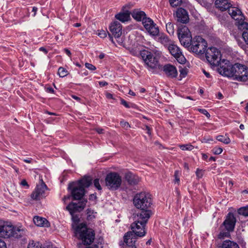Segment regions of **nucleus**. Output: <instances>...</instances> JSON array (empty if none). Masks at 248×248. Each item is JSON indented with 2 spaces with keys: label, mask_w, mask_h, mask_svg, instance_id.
<instances>
[{
  "label": "nucleus",
  "mask_w": 248,
  "mask_h": 248,
  "mask_svg": "<svg viewBox=\"0 0 248 248\" xmlns=\"http://www.w3.org/2000/svg\"><path fill=\"white\" fill-rule=\"evenodd\" d=\"M93 179L90 176H84L77 181L70 183L68 189L70 190L71 196L74 200H80L78 203L70 202L66 207L70 214L73 215L77 212L82 211L86 206L87 199L83 198L85 194V188L92 184Z\"/></svg>",
  "instance_id": "nucleus-1"
},
{
  "label": "nucleus",
  "mask_w": 248,
  "mask_h": 248,
  "mask_svg": "<svg viewBox=\"0 0 248 248\" xmlns=\"http://www.w3.org/2000/svg\"><path fill=\"white\" fill-rule=\"evenodd\" d=\"M224 65L218 68V72L222 76L232 78L239 82H246L248 79V67L238 63L231 64L229 61L223 60Z\"/></svg>",
  "instance_id": "nucleus-2"
},
{
  "label": "nucleus",
  "mask_w": 248,
  "mask_h": 248,
  "mask_svg": "<svg viewBox=\"0 0 248 248\" xmlns=\"http://www.w3.org/2000/svg\"><path fill=\"white\" fill-rule=\"evenodd\" d=\"M133 204L136 208L140 209L135 214H141L146 220L150 218L152 212L149 208L152 204V200L149 193L141 192L136 194L133 198Z\"/></svg>",
  "instance_id": "nucleus-3"
},
{
  "label": "nucleus",
  "mask_w": 248,
  "mask_h": 248,
  "mask_svg": "<svg viewBox=\"0 0 248 248\" xmlns=\"http://www.w3.org/2000/svg\"><path fill=\"white\" fill-rule=\"evenodd\" d=\"M133 18L138 21H142V24L146 31L152 36L158 35V27L150 17H147L143 11H134L132 13Z\"/></svg>",
  "instance_id": "nucleus-4"
},
{
  "label": "nucleus",
  "mask_w": 248,
  "mask_h": 248,
  "mask_svg": "<svg viewBox=\"0 0 248 248\" xmlns=\"http://www.w3.org/2000/svg\"><path fill=\"white\" fill-rule=\"evenodd\" d=\"M236 223V218L232 212H229L219 227L220 232L218 235V238L222 239L224 237H230V233L234 231Z\"/></svg>",
  "instance_id": "nucleus-5"
},
{
  "label": "nucleus",
  "mask_w": 248,
  "mask_h": 248,
  "mask_svg": "<svg viewBox=\"0 0 248 248\" xmlns=\"http://www.w3.org/2000/svg\"><path fill=\"white\" fill-rule=\"evenodd\" d=\"M77 234H79L78 238L82 240L84 245H90L94 241L95 233L92 229L88 228L85 223L79 224L75 230Z\"/></svg>",
  "instance_id": "nucleus-6"
},
{
  "label": "nucleus",
  "mask_w": 248,
  "mask_h": 248,
  "mask_svg": "<svg viewBox=\"0 0 248 248\" xmlns=\"http://www.w3.org/2000/svg\"><path fill=\"white\" fill-rule=\"evenodd\" d=\"M144 216L142 215L141 214L139 215L133 214L134 222L131 224L130 228L132 230L131 232L138 237H143L146 234L145 227L148 219H146Z\"/></svg>",
  "instance_id": "nucleus-7"
},
{
  "label": "nucleus",
  "mask_w": 248,
  "mask_h": 248,
  "mask_svg": "<svg viewBox=\"0 0 248 248\" xmlns=\"http://www.w3.org/2000/svg\"><path fill=\"white\" fill-rule=\"evenodd\" d=\"M205 57L207 61L211 65L214 66L222 65L220 62L221 54L220 51L215 47H211L207 48L205 52Z\"/></svg>",
  "instance_id": "nucleus-8"
},
{
  "label": "nucleus",
  "mask_w": 248,
  "mask_h": 248,
  "mask_svg": "<svg viewBox=\"0 0 248 248\" xmlns=\"http://www.w3.org/2000/svg\"><path fill=\"white\" fill-rule=\"evenodd\" d=\"M106 185L111 190L117 189L122 183V178L120 175L116 172L108 173L105 178Z\"/></svg>",
  "instance_id": "nucleus-9"
},
{
  "label": "nucleus",
  "mask_w": 248,
  "mask_h": 248,
  "mask_svg": "<svg viewBox=\"0 0 248 248\" xmlns=\"http://www.w3.org/2000/svg\"><path fill=\"white\" fill-rule=\"evenodd\" d=\"M207 43L201 36H196L193 39V43L190 47V50L197 54H202L207 49Z\"/></svg>",
  "instance_id": "nucleus-10"
},
{
  "label": "nucleus",
  "mask_w": 248,
  "mask_h": 248,
  "mask_svg": "<svg viewBox=\"0 0 248 248\" xmlns=\"http://www.w3.org/2000/svg\"><path fill=\"white\" fill-rule=\"evenodd\" d=\"M140 54L147 65L152 68L159 67L158 59L152 52L148 50L143 49L140 51Z\"/></svg>",
  "instance_id": "nucleus-11"
},
{
  "label": "nucleus",
  "mask_w": 248,
  "mask_h": 248,
  "mask_svg": "<svg viewBox=\"0 0 248 248\" xmlns=\"http://www.w3.org/2000/svg\"><path fill=\"white\" fill-rule=\"evenodd\" d=\"M109 29L111 33L108 31V36L111 41L114 43L113 39L112 36L115 38H119L122 35V26L117 21H115L112 22L109 26Z\"/></svg>",
  "instance_id": "nucleus-12"
},
{
  "label": "nucleus",
  "mask_w": 248,
  "mask_h": 248,
  "mask_svg": "<svg viewBox=\"0 0 248 248\" xmlns=\"http://www.w3.org/2000/svg\"><path fill=\"white\" fill-rule=\"evenodd\" d=\"M47 189V186L42 180L41 184L37 185L34 191L31 193V198L34 200H40L45 197V191Z\"/></svg>",
  "instance_id": "nucleus-13"
},
{
  "label": "nucleus",
  "mask_w": 248,
  "mask_h": 248,
  "mask_svg": "<svg viewBox=\"0 0 248 248\" xmlns=\"http://www.w3.org/2000/svg\"><path fill=\"white\" fill-rule=\"evenodd\" d=\"M174 15H175L177 21L178 22L186 24L189 22V18L188 12L183 8H178Z\"/></svg>",
  "instance_id": "nucleus-14"
},
{
  "label": "nucleus",
  "mask_w": 248,
  "mask_h": 248,
  "mask_svg": "<svg viewBox=\"0 0 248 248\" xmlns=\"http://www.w3.org/2000/svg\"><path fill=\"white\" fill-rule=\"evenodd\" d=\"M163 70L167 77L169 78H176L178 75L176 67L170 64L165 65L163 67Z\"/></svg>",
  "instance_id": "nucleus-15"
},
{
  "label": "nucleus",
  "mask_w": 248,
  "mask_h": 248,
  "mask_svg": "<svg viewBox=\"0 0 248 248\" xmlns=\"http://www.w3.org/2000/svg\"><path fill=\"white\" fill-rule=\"evenodd\" d=\"M124 177L125 180L130 185H136L140 180L138 176L130 171L125 174Z\"/></svg>",
  "instance_id": "nucleus-16"
},
{
  "label": "nucleus",
  "mask_w": 248,
  "mask_h": 248,
  "mask_svg": "<svg viewBox=\"0 0 248 248\" xmlns=\"http://www.w3.org/2000/svg\"><path fill=\"white\" fill-rule=\"evenodd\" d=\"M229 0H216L215 4L217 7L220 9L222 11H225L228 9L232 6L230 3H229Z\"/></svg>",
  "instance_id": "nucleus-17"
},
{
  "label": "nucleus",
  "mask_w": 248,
  "mask_h": 248,
  "mask_svg": "<svg viewBox=\"0 0 248 248\" xmlns=\"http://www.w3.org/2000/svg\"><path fill=\"white\" fill-rule=\"evenodd\" d=\"M178 38L181 44L186 47L190 46L193 43L191 36H186L183 34L179 35Z\"/></svg>",
  "instance_id": "nucleus-18"
},
{
  "label": "nucleus",
  "mask_w": 248,
  "mask_h": 248,
  "mask_svg": "<svg viewBox=\"0 0 248 248\" xmlns=\"http://www.w3.org/2000/svg\"><path fill=\"white\" fill-rule=\"evenodd\" d=\"M34 223L37 226L47 227L49 225V222L45 218L39 216H35L33 218Z\"/></svg>",
  "instance_id": "nucleus-19"
},
{
  "label": "nucleus",
  "mask_w": 248,
  "mask_h": 248,
  "mask_svg": "<svg viewBox=\"0 0 248 248\" xmlns=\"http://www.w3.org/2000/svg\"><path fill=\"white\" fill-rule=\"evenodd\" d=\"M15 227L12 225H6L5 232L0 231V237L4 238H9L13 237Z\"/></svg>",
  "instance_id": "nucleus-20"
},
{
  "label": "nucleus",
  "mask_w": 248,
  "mask_h": 248,
  "mask_svg": "<svg viewBox=\"0 0 248 248\" xmlns=\"http://www.w3.org/2000/svg\"><path fill=\"white\" fill-rule=\"evenodd\" d=\"M218 248H240L238 244L233 241L227 240L218 247Z\"/></svg>",
  "instance_id": "nucleus-21"
},
{
  "label": "nucleus",
  "mask_w": 248,
  "mask_h": 248,
  "mask_svg": "<svg viewBox=\"0 0 248 248\" xmlns=\"http://www.w3.org/2000/svg\"><path fill=\"white\" fill-rule=\"evenodd\" d=\"M229 12L231 16L235 20L238 19V18H235L237 16H241V20H244L245 19V16L242 11L237 8H235V9H232L231 10H229Z\"/></svg>",
  "instance_id": "nucleus-22"
},
{
  "label": "nucleus",
  "mask_w": 248,
  "mask_h": 248,
  "mask_svg": "<svg viewBox=\"0 0 248 248\" xmlns=\"http://www.w3.org/2000/svg\"><path fill=\"white\" fill-rule=\"evenodd\" d=\"M115 17L119 21L124 22L130 19V14L128 11L125 12H120L116 14Z\"/></svg>",
  "instance_id": "nucleus-23"
},
{
  "label": "nucleus",
  "mask_w": 248,
  "mask_h": 248,
  "mask_svg": "<svg viewBox=\"0 0 248 248\" xmlns=\"http://www.w3.org/2000/svg\"><path fill=\"white\" fill-rule=\"evenodd\" d=\"M168 49L171 54L174 57H178V56L181 54V51H180V48L175 45H169Z\"/></svg>",
  "instance_id": "nucleus-24"
},
{
  "label": "nucleus",
  "mask_w": 248,
  "mask_h": 248,
  "mask_svg": "<svg viewBox=\"0 0 248 248\" xmlns=\"http://www.w3.org/2000/svg\"><path fill=\"white\" fill-rule=\"evenodd\" d=\"M25 235V230L15 227L13 237L20 238H22Z\"/></svg>",
  "instance_id": "nucleus-25"
},
{
  "label": "nucleus",
  "mask_w": 248,
  "mask_h": 248,
  "mask_svg": "<svg viewBox=\"0 0 248 248\" xmlns=\"http://www.w3.org/2000/svg\"><path fill=\"white\" fill-rule=\"evenodd\" d=\"M185 35L186 36H191L190 32L188 28L186 26H183L178 30V36L180 35Z\"/></svg>",
  "instance_id": "nucleus-26"
},
{
  "label": "nucleus",
  "mask_w": 248,
  "mask_h": 248,
  "mask_svg": "<svg viewBox=\"0 0 248 248\" xmlns=\"http://www.w3.org/2000/svg\"><path fill=\"white\" fill-rule=\"evenodd\" d=\"M158 40L159 42H161V44H162L164 46H169V45H170V40H169L168 37L164 34H162L160 35V36L158 38Z\"/></svg>",
  "instance_id": "nucleus-27"
},
{
  "label": "nucleus",
  "mask_w": 248,
  "mask_h": 248,
  "mask_svg": "<svg viewBox=\"0 0 248 248\" xmlns=\"http://www.w3.org/2000/svg\"><path fill=\"white\" fill-rule=\"evenodd\" d=\"M238 214L244 217H248V205L239 208L237 210Z\"/></svg>",
  "instance_id": "nucleus-28"
},
{
  "label": "nucleus",
  "mask_w": 248,
  "mask_h": 248,
  "mask_svg": "<svg viewBox=\"0 0 248 248\" xmlns=\"http://www.w3.org/2000/svg\"><path fill=\"white\" fill-rule=\"evenodd\" d=\"M216 139L220 142L228 144L230 143L231 140L228 137H226L223 135H218L216 137Z\"/></svg>",
  "instance_id": "nucleus-29"
},
{
  "label": "nucleus",
  "mask_w": 248,
  "mask_h": 248,
  "mask_svg": "<svg viewBox=\"0 0 248 248\" xmlns=\"http://www.w3.org/2000/svg\"><path fill=\"white\" fill-rule=\"evenodd\" d=\"M42 245L39 242H34V241L30 242L28 248H42Z\"/></svg>",
  "instance_id": "nucleus-30"
},
{
  "label": "nucleus",
  "mask_w": 248,
  "mask_h": 248,
  "mask_svg": "<svg viewBox=\"0 0 248 248\" xmlns=\"http://www.w3.org/2000/svg\"><path fill=\"white\" fill-rule=\"evenodd\" d=\"M167 32L170 34L173 35L174 32V25L171 22H168L166 25Z\"/></svg>",
  "instance_id": "nucleus-31"
},
{
  "label": "nucleus",
  "mask_w": 248,
  "mask_h": 248,
  "mask_svg": "<svg viewBox=\"0 0 248 248\" xmlns=\"http://www.w3.org/2000/svg\"><path fill=\"white\" fill-rule=\"evenodd\" d=\"M179 72L180 73V77L181 78L180 80H181L182 78L186 77L188 73V69L186 67H182L180 66L179 67Z\"/></svg>",
  "instance_id": "nucleus-32"
},
{
  "label": "nucleus",
  "mask_w": 248,
  "mask_h": 248,
  "mask_svg": "<svg viewBox=\"0 0 248 248\" xmlns=\"http://www.w3.org/2000/svg\"><path fill=\"white\" fill-rule=\"evenodd\" d=\"M171 7H176L180 6L182 3V0H169Z\"/></svg>",
  "instance_id": "nucleus-33"
},
{
  "label": "nucleus",
  "mask_w": 248,
  "mask_h": 248,
  "mask_svg": "<svg viewBox=\"0 0 248 248\" xmlns=\"http://www.w3.org/2000/svg\"><path fill=\"white\" fill-rule=\"evenodd\" d=\"M58 74L60 77H64L67 75V71L63 67H60L58 71Z\"/></svg>",
  "instance_id": "nucleus-34"
},
{
  "label": "nucleus",
  "mask_w": 248,
  "mask_h": 248,
  "mask_svg": "<svg viewBox=\"0 0 248 248\" xmlns=\"http://www.w3.org/2000/svg\"><path fill=\"white\" fill-rule=\"evenodd\" d=\"M179 147L182 150L191 151L194 148V147L191 144L180 145Z\"/></svg>",
  "instance_id": "nucleus-35"
},
{
  "label": "nucleus",
  "mask_w": 248,
  "mask_h": 248,
  "mask_svg": "<svg viewBox=\"0 0 248 248\" xmlns=\"http://www.w3.org/2000/svg\"><path fill=\"white\" fill-rule=\"evenodd\" d=\"M175 58L177 59V61L180 63H184L186 61V58L184 57V56L182 55V53L180 55L178 56V57Z\"/></svg>",
  "instance_id": "nucleus-36"
},
{
  "label": "nucleus",
  "mask_w": 248,
  "mask_h": 248,
  "mask_svg": "<svg viewBox=\"0 0 248 248\" xmlns=\"http://www.w3.org/2000/svg\"><path fill=\"white\" fill-rule=\"evenodd\" d=\"M94 186L98 190H101L102 187L99 184V179L98 178L95 179L93 181Z\"/></svg>",
  "instance_id": "nucleus-37"
},
{
  "label": "nucleus",
  "mask_w": 248,
  "mask_h": 248,
  "mask_svg": "<svg viewBox=\"0 0 248 248\" xmlns=\"http://www.w3.org/2000/svg\"><path fill=\"white\" fill-rule=\"evenodd\" d=\"M239 28L241 30L245 29L246 31H248V23L243 21L241 24H239Z\"/></svg>",
  "instance_id": "nucleus-38"
},
{
  "label": "nucleus",
  "mask_w": 248,
  "mask_h": 248,
  "mask_svg": "<svg viewBox=\"0 0 248 248\" xmlns=\"http://www.w3.org/2000/svg\"><path fill=\"white\" fill-rule=\"evenodd\" d=\"M222 151H223V149L221 147H216L214 148L213 149V153L215 155H219L222 152Z\"/></svg>",
  "instance_id": "nucleus-39"
},
{
  "label": "nucleus",
  "mask_w": 248,
  "mask_h": 248,
  "mask_svg": "<svg viewBox=\"0 0 248 248\" xmlns=\"http://www.w3.org/2000/svg\"><path fill=\"white\" fill-rule=\"evenodd\" d=\"M242 37L246 43L248 45V30L244 31L242 34Z\"/></svg>",
  "instance_id": "nucleus-40"
},
{
  "label": "nucleus",
  "mask_w": 248,
  "mask_h": 248,
  "mask_svg": "<svg viewBox=\"0 0 248 248\" xmlns=\"http://www.w3.org/2000/svg\"><path fill=\"white\" fill-rule=\"evenodd\" d=\"M85 65L87 68L90 70L93 71L96 69V67L91 63L86 62L85 63Z\"/></svg>",
  "instance_id": "nucleus-41"
},
{
  "label": "nucleus",
  "mask_w": 248,
  "mask_h": 248,
  "mask_svg": "<svg viewBox=\"0 0 248 248\" xmlns=\"http://www.w3.org/2000/svg\"><path fill=\"white\" fill-rule=\"evenodd\" d=\"M120 124L123 128H124L125 129H127L130 127L129 124L127 122L121 121Z\"/></svg>",
  "instance_id": "nucleus-42"
},
{
  "label": "nucleus",
  "mask_w": 248,
  "mask_h": 248,
  "mask_svg": "<svg viewBox=\"0 0 248 248\" xmlns=\"http://www.w3.org/2000/svg\"><path fill=\"white\" fill-rule=\"evenodd\" d=\"M196 176L199 178H201L202 177L203 174V171L202 170L197 169L196 171Z\"/></svg>",
  "instance_id": "nucleus-43"
},
{
  "label": "nucleus",
  "mask_w": 248,
  "mask_h": 248,
  "mask_svg": "<svg viewBox=\"0 0 248 248\" xmlns=\"http://www.w3.org/2000/svg\"><path fill=\"white\" fill-rule=\"evenodd\" d=\"M199 112L205 115L208 118H210V114L208 113V112L205 109H198Z\"/></svg>",
  "instance_id": "nucleus-44"
},
{
  "label": "nucleus",
  "mask_w": 248,
  "mask_h": 248,
  "mask_svg": "<svg viewBox=\"0 0 248 248\" xmlns=\"http://www.w3.org/2000/svg\"><path fill=\"white\" fill-rule=\"evenodd\" d=\"M121 104L124 105L126 108H130V106L128 102L123 98L121 99Z\"/></svg>",
  "instance_id": "nucleus-45"
},
{
  "label": "nucleus",
  "mask_w": 248,
  "mask_h": 248,
  "mask_svg": "<svg viewBox=\"0 0 248 248\" xmlns=\"http://www.w3.org/2000/svg\"><path fill=\"white\" fill-rule=\"evenodd\" d=\"M98 35L100 37L102 38H104L107 36L106 32V31H105L104 30L100 31L98 32Z\"/></svg>",
  "instance_id": "nucleus-46"
},
{
  "label": "nucleus",
  "mask_w": 248,
  "mask_h": 248,
  "mask_svg": "<svg viewBox=\"0 0 248 248\" xmlns=\"http://www.w3.org/2000/svg\"><path fill=\"white\" fill-rule=\"evenodd\" d=\"M97 199V196H96V193H94V194H92L91 195H90L89 196V200L90 201H95Z\"/></svg>",
  "instance_id": "nucleus-47"
},
{
  "label": "nucleus",
  "mask_w": 248,
  "mask_h": 248,
  "mask_svg": "<svg viewBox=\"0 0 248 248\" xmlns=\"http://www.w3.org/2000/svg\"><path fill=\"white\" fill-rule=\"evenodd\" d=\"M0 248H7L5 242L0 238Z\"/></svg>",
  "instance_id": "nucleus-48"
},
{
  "label": "nucleus",
  "mask_w": 248,
  "mask_h": 248,
  "mask_svg": "<svg viewBox=\"0 0 248 248\" xmlns=\"http://www.w3.org/2000/svg\"><path fill=\"white\" fill-rule=\"evenodd\" d=\"M20 185L24 186H27V188L29 187V186L25 179H23L22 180V181L20 183Z\"/></svg>",
  "instance_id": "nucleus-49"
},
{
  "label": "nucleus",
  "mask_w": 248,
  "mask_h": 248,
  "mask_svg": "<svg viewBox=\"0 0 248 248\" xmlns=\"http://www.w3.org/2000/svg\"><path fill=\"white\" fill-rule=\"evenodd\" d=\"M144 130H147V133L149 135H151V129L148 125H145V129Z\"/></svg>",
  "instance_id": "nucleus-50"
},
{
  "label": "nucleus",
  "mask_w": 248,
  "mask_h": 248,
  "mask_svg": "<svg viewBox=\"0 0 248 248\" xmlns=\"http://www.w3.org/2000/svg\"><path fill=\"white\" fill-rule=\"evenodd\" d=\"M63 51H64V52L69 57L71 56V53L70 52V51L68 49V48H64L63 49Z\"/></svg>",
  "instance_id": "nucleus-51"
},
{
  "label": "nucleus",
  "mask_w": 248,
  "mask_h": 248,
  "mask_svg": "<svg viewBox=\"0 0 248 248\" xmlns=\"http://www.w3.org/2000/svg\"><path fill=\"white\" fill-rule=\"evenodd\" d=\"M95 131L98 133V134H102L104 133V130L102 128H96Z\"/></svg>",
  "instance_id": "nucleus-52"
},
{
  "label": "nucleus",
  "mask_w": 248,
  "mask_h": 248,
  "mask_svg": "<svg viewBox=\"0 0 248 248\" xmlns=\"http://www.w3.org/2000/svg\"><path fill=\"white\" fill-rule=\"evenodd\" d=\"M39 49L40 51L44 52L46 54L48 52V51L44 47H41Z\"/></svg>",
  "instance_id": "nucleus-53"
},
{
  "label": "nucleus",
  "mask_w": 248,
  "mask_h": 248,
  "mask_svg": "<svg viewBox=\"0 0 248 248\" xmlns=\"http://www.w3.org/2000/svg\"><path fill=\"white\" fill-rule=\"evenodd\" d=\"M202 72L207 78H210L211 77L210 74L206 72L204 69H202Z\"/></svg>",
  "instance_id": "nucleus-54"
},
{
  "label": "nucleus",
  "mask_w": 248,
  "mask_h": 248,
  "mask_svg": "<svg viewBox=\"0 0 248 248\" xmlns=\"http://www.w3.org/2000/svg\"><path fill=\"white\" fill-rule=\"evenodd\" d=\"M46 91L48 93H54V89L51 87H48L47 88Z\"/></svg>",
  "instance_id": "nucleus-55"
},
{
  "label": "nucleus",
  "mask_w": 248,
  "mask_h": 248,
  "mask_svg": "<svg viewBox=\"0 0 248 248\" xmlns=\"http://www.w3.org/2000/svg\"><path fill=\"white\" fill-rule=\"evenodd\" d=\"M99 85L101 86H105L108 84V83L106 81H100L99 82Z\"/></svg>",
  "instance_id": "nucleus-56"
},
{
  "label": "nucleus",
  "mask_w": 248,
  "mask_h": 248,
  "mask_svg": "<svg viewBox=\"0 0 248 248\" xmlns=\"http://www.w3.org/2000/svg\"><path fill=\"white\" fill-rule=\"evenodd\" d=\"M106 97L108 99H112L113 98L112 94H111L110 93H107L106 94Z\"/></svg>",
  "instance_id": "nucleus-57"
},
{
  "label": "nucleus",
  "mask_w": 248,
  "mask_h": 248,
  "mask_svg": "<svg viewBox=\"0 0 248 248\" xmlns=\"http://www.w3.org/2000/svg\"><path fill=\"white\" fill-rule=\"evenodd\" d=\"M32 159L31 158H28L27 159H24L23 160L24 162L28 163H31L32 162Z\"/></svg>",
  "instance_id": "nucleus-58"
},
{
  "label": "nucleus",
  "mask_w": 248,
  "mask_h": 248,
  "mask_svg": "<svg viewBox=\"0 0 248 248\" xmlns=\"http://www.w3.org/2000/svg\"><path fill=\"white\" fill-rule=\"evenodd\" d=\"M174 176H175V182H178L180 180H179V178L178 177V176H177V171H175V173H174Z\"/></svg>",
  "instance_id": "nucleus-59"
},
{
  "label": "nucleus",
  "mask_w": 248,
  "mask_h": 248,
  "mask_svg": "<svg viewBox=\"0 0 248 248\" xmlns=\"http://www.w3.org/2000/svg\"><path fill=\"white\" fill-rule=\"evenodd\" d=\"M6 225H5L4 224H2V226L1 227V230L0 231L1 232H5V231H6Z\"/></svg>",
  "instance_id": "nucleus-60"
},
{
  "label": "nucleus",
  "mask_w": 248,
  "mask_h": 248,
  "mask_svg": "<svg viewBox=\"0 0 248 248\" xmlns=\"http://www.w3.org/2000/svg\"><path fill=\"white\" fill-rule=\"evenodd\" d=\"M87 214L88 215V216H90L91 214L93 213V211L91 209H87L86 210Z\"/></svg>",
  "instance_id": "nucleus-61"
},
{
  "label": "nucleus",
  "mask_w": 248,
  "mask_h": 248,
  "mask_svg": "<svg viewBox=\"0 0 248 248\" xmlns=\"http://www.w3.org/2000/svg\"><path fill=\"white\" fill-rule=\"evenodd\" d=\"M37 8L36 7H33L32 8V12H34V14L33 15V16H34L36 15V13L37 11Z\"/></svg>",
  "instance_id": "nucleus-62"
},
{
  "label": "nucleus",
  "mask_w": 248,
  "mask_h": 248,
  "mask_svg": "<svg viewBox=\"0 0 248 248\" xmlns=\"http://www.w3.org/2000/svg\"><path fill=\"white\" fill-rule=\"evenodd\" d=\"M217 98L219 99H222L223 98V96L220 92L218 93Z\"/></svg>",
  "instance_id": "nucleus-63"
},
{
  "label": "nucleus",
  "mask_w": 248,
  "mask_h": 248,
  "mask_svg": "<svg viewBox=\"0 0 248 248\" xmlns=\"http://www.w3.org/2000/svg\"><path fill=\"white\" fill-rule=\"evenodd\" d=\"M105 57V54L103 53H101L99 55V58L100 59H103Z\"/></svg>",
  "instance_id": "nucleus-64"
}]
</instances>
